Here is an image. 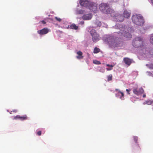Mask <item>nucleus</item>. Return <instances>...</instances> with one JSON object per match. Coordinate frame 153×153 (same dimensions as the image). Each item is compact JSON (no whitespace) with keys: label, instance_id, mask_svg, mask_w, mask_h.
Returning <instances> with one entry per match:
<instances>
[{"label":"nucleus","instance_id":"nucleus-18","mask_svg":"<svg viewBox=\"0 0 153 153\" xmlns=\"http://www.w3.org/2000/svg\"><path fill=\"white\" fill-rule=\"evenodd\" d=\"M107 67H110L111 68H107L106 69L107 71H109L112 69V68L114 67V65H110L108 64H107L106 65Z\"/></svg>","mask_w":153,"mask_h":153},{"label":"nucleus","instance_id":"nucleus-13","mask_svg":"<svg viewBox=\"0 0 153 153\" xmlns=\"http://www.w3.org/2000/svg\"><path fill=\"white\" fill-rule=\"evenodd\" d=\"M76 53L78 55V56H76L77 59H81L83 58V56H82V53L81 51H78Z\"/></svg>","mask_w":153,"mask_h":153},{"label":"nucleus","instance_id":"nucleus-24","mask_svg":"<svg viewBox=\"0 0 153 153\" xmlns=\"http://www.w3.org/2000/svg\"><path fill=\"white\" fill-rule=\"evenodd\" d=\"M150 43L153 45V34L152 36L151 37L150 40Z\"/></svg>","mask_w":153,"mask_h":153},{"label":"nucleus","instance_id":"nucleus-8","mask_svg":"<svg viewBox=\"0 0 153 153\" xmlns=\"http://www.w3.org/2000/svg\"><path fill=\"white\" fill-rule=\"evenodd\" d=\"M144 92L143 89L141 88L138 89L137 88H134L133 90V92L137 95H139L142 94Z\"/></svg>","mask_w":153,"mask_h":153},{"label":"nucleus","instance_id":"nucleus-25","mask_svg":"<svg viewBox=\"0 0 153 153\" xmlns=\"http://www.w3.org/2000/svg\"><path fill=\"white\" fill-rule=\"evenodd\" d=\"M55 18L57 21L59 22H61L62 20V19L60 18H58L57 17H55Z\"/></svg>","mask_w":153,"mask_h":153},{"label":"nucleus","instance_id":"nucleus-20","mask_svg":"<svg viewBox=\"0 0 153 153\" xmlns=\"http://www.w3.org/2000/svg\"><path fill=\"white\" fill-rule=\"evenodd\" d=\"M93 63L94 64L97 65H100L101 64V62L100 61H97L96 60H94L93 61Z\"/></svg>","mask_w":153,"mask_h":153},{"label":"nucleus","instance_id":"nucleus-10","mask_svg":"<svg viewBox=\"0 0 153 153\" xmlns=\"http://www.w3.org/2000/svg\"><path fill=\"white\" fill-rule=\"evenodd\" d=\"M123 61L125 64L128 66L130 65L132 63L133 60L132 59H130L127 57H125L123 59Z\"/></svg>","mask_w":153,"mask_h":153},{"label":"nucleus","instance_id":"nucleus-15","mask_svg":"<svg viewBox=\"0 0 153 153\" xmlns=\"http://www.w3.org/2000/svg\"><path fill=\"white\" fill-rule=\"evenodd\" d=\"M124 17L121 15H118L117 16V21L119 22H123L124 19Z\"/></svg>","mask_w":153,"mask_h":153},{"label":"nucleus","instance_id":"nucleus-31","mask_svg":"<svg viewBox=\"0 0 153 153\" xmlns=\"http://www.w3.org/2000/svg\"><path fill=\"white\" fill-rule=\"evenodd\" d=\"M146 95L145 94H143V97H146Z\"/></svg>","mask_w":153,"mask_h":153},{"label":"nucleus","instance_id":"nucleus-12","mask_svg":"<svg viewBox=\"0 0 153 153\" xmlns=\"http://www.w3.org/2000/svg\"><path fill=\"white\" fill-rule=\"evenodd\" d=\"M92 17L91 14H88L83 15L82 17V19L84 20H90Z\"/></svg>","mask_w":153,"mask_h":153},{"label":"nucleus","instance_id":"nucleus-23","mask_svg":"<svg viewBox=\"0 0 153 153\" xmlns=\"http://www.w3.org/2000/svg\"><path fill=\"white\" fill-rule=\"evenodd\" d=\"M119 93H120L121 94V96L120 97V98L121 99H123L122 98L124 97V94L122 92H121L120 91H119Z\"/></svg>","mask_w":153,"mask_h":153},{"label":"nucleus","instance_id":"nucleus-27","mask_svg":"<svg viewBox=\"0 0 153 153\" xmlns=\"http://www.w3.org/2000/svg\"><path fill=\"white\" fill-rule=\"evenodd\" d=\"M36 134L37 135L40 136L41 135L42 132L41 131H39L37 132Z\"/></svg>","mask_w":153,"mask_h":153},{"label":"nucleus","instance_id":"nucleus-21","mask_svg":"<svg viewBox=\"0 0 153 153\" xmlns=\"http://www.w3.org/2000/svg\"><path fill=\"white\" fill-rule=\"evenodd\" d=\"M112 79V76L111 74H110L108 76V81L111 80Z\"/></svg>","mask_w":153,"mask_h":153},{"label":"nucleus","instance_id":"nucleus-14","mask_svg":"<svg viewBox=\"0 0 153 153\" xmlns=\"http://www.w3.org/2000/svg\"><path fill=\"white\" fill-rule=\"evenodd\" d=\"M123 17L126 18H128L130 16V13L127 10H125L123 13Z\"/></svg>","mask_w":153,"mask_h":153},{"label":"nucleus","instance_id":"nucleus-6","mask_svg":"<svg viewBox=\"0 0 153 153\" xmlns=\"http://www.w3.org/2000/svg\"><path fill=\"white\" fill-rule=\"evenodd\" d=\"M90 33L92 36V40L94 42H96L100 39V37L99 34L97 33L94 30H91Z\"/></svg>","mask_w":153,"mask_h":153},{"label":"nucleus","instance_id":"nucleus-32","mask_svg":"<svg viewBox=\"0 0 153 153\" xmlns=\"http://www.w3.org/2000/svg\"><path fill=\"white\" fill-rule=\"evenodd\" d=\"M152 3H153V0H151Z\"/></svg>","mask_w":153,"mask_h":153},{"label":"nucleus","instance_id":"nucleus-4","mask_svg":"<svg viewBox=\"0 0 153 153\" xmlns=\"http://www.w3.org/2000/svg\"><path fill=\"white\" fill-rule=\"evenodd\" d=\"M132 45L136 48L142 47L143 46L142 39L140 37L135 38L133 41Z\"/></svg>","mask_w":153,"mask_h":153},{"label":"nucleus","instance_id":"nucleus-19","mask_svg":"<svg viewBox=\"0 0 153 153\" xmlns=\"http://www.w3.org/2000/svg\"><path fill=\"white\" fill-rule=\"evenodd\" d=\"M100 51V49L99 48L95 47L94 48V53H99Z\"/></svg>","mask_w":153,"mask_h":153},{"label":"nucleus","instance_id":"nucleus-34","mask_svg":"<svg viewBox=\"0 0 153 153\" xmlns=\"http://www.w3.org/2000/svg\"><path fill=\"white\" fill-rule=\"evenodd\" d=\"M116 96H117V94H115Z\"/></svg>","mask_w":153,"mask_h":153},{"label":"nucleus","instance_id":"nucleus-33","mask_svg":"<svg viewBox=\"0 0 153 153\" xmlns=\"http://www.w3.org/2000/svg\"><path fill=\"white\" fill-rule=\"evenodd\" d=\"M101 72H102L103 73L104 72V71H101Z\"/></svg>","mask_w":153,"mask_h":153},{"label":"nucleus","instance_id":"nucleus-17","mask_svg":"<svg viewBox=\"0 0 153 153\" xmlns=\"http://www.w3.org/2000/svg\"><path fill=\"white\" fill-rule=\"evenodd\" d=\"M69 27L70 29L76 30L78 29V27L76 26L75 24H73L70 26Z\"/></svg>","mask_w":153,"mask_h":153},{"label":"nucleus","instance_id":"nucleus-1","mask_svg":"<svg viewBox=\"0 0 153 153\" xmlns=\"http://www.w3.org/2000/svg\"><path fill=\"white\" fill-rule=\"evenodd\" d=\"M103 40L107 42L110 46L113 47H118L122 43L121 42H118L115 41L112 36H106L103 37Z\"/></svg>","mask_w":153,"mask_h":153},{"label":"nucleus","instance_id":"nucleus-11","mask_svg":"<svg viewBox=\"0 0 153 153\" xmlns=\"http://www.w3.org/2000/svg\"><path fill=\"white\" fill-rule=\"evenodd\" d=\"M14 118L15 120L19 119L21 120H27V117L26 115L23 116H21L19 115H17L14 117Z\"/></svg>","mask_w":153,"mask_h":153},{"label":"nucleus","instance_id":"nucleus-30","mask_svg":"<svg viewBox=\"0 0 153 153\" xmlns=\"http://www.w3.org/2000/svg\"><path fill=\"white\" fill-rule=\"evenodd\" d=\"M115 91H118L119 92V91H120L118 89H116Z\"/></svg>","mask_w":153,"mask_h":153},{"label":"nucleus","instance_id":"nucleus-26","mask_svg":"<svg viewBox=\"0 0 153 153\" xmlns=\"http://www.w3.org/2000/svg\"><path fill=\"white\" fill-rule=\"evenodd\" d=\"M133 138L134 141L136 143H137V141L138 140V137L136 136H134Z\"/></svg>","mask_w":153,"mask_h":153},{"label":"nucleus","instance_id":"nucleus-22","mask_svg":"<svg viewBox=\"0 0 153 153\" xmlns=\"http://www.w3.org/2000/svg\"><path fill=\"white\" fill-rule=\"evenodd\" d=\"M84 13V10H79L77 11V13L79 14H82Z\"/></svg>","mask_w":153,"mask_h":153},{"label":"nucleus","instance_id":"nucleus-7","mask_svg":"<svg viewBox=\"0 0 153 153\" xmlns=\"http://www.w3.org/2000/svg\"><path fill=\"white\" fill-rule=\"evenodd\" d=\"M119 35L121 36H123L126 38H131L132 36L128 32H126L124 30H121L120 31L119 33Z\"/></svg>","mask_w":153,"mask_h":153},{"label":"nucleus","instance_id":"nucleus-2","mask_svg":"<svg viewBox=\"0 0 153 153\" xmlns=\"http://www.w3.org/2000/svg\"><path fill=\"white\" fill-rule=\"evenodd\" d=\"M80 5L83 6L88 7L90 10L95 12L97 9L96 5L93 2H90L87 0H80L79 1Z\"/></svg>","mask_w":153,"mask_h":153},{"label":"nucleus","instance_id":"nucleus-3","mask_svg":"<svg viewBox=\"0 0 153 153\" xmlns=\"http://www.w3.org/2000/svg\"><path fill=\"white\" fill-rule=\"evenodd\" d=\"M132 20L133 23L137 25H141L144 22L143 17L140 15H136L132 16Z\"/></svg>","mask_w":153,"mask_h":153},{"label":"nucleus","instance_id":"nucleus-5","mask_svg":"<svg viewBox=\"0 0 153 153\" xmlns=\"http://www.w3.org/2000/svg\"><path fill=\"white\" fill-rule=\"evenodd\" d=\"M100 10L103 13H109L111 9L109 5L106 4L102 3L100 5Z\"/></svg>","mask_w":153,"mask_h":153},{"label":"nucleus","instance_id":"nucleus-28","mask_svg":"<svg viewBox=\"0 0 153 153\" xmlns=\"http://www.w3.org/2000/svg\"><path fill=\"white\" fill-rule=\"evenodd\" d=\"M130 91V89H126V91L127 92L128 94H130L129 93V92Z\"/></svg>","mask_w":153,"mask_h":153},{"label":"nucleus","instance_id":"nucleus-29","mask_svg":"<svg viewBox=\"0 0 153 153\" xmlns=\"http://www.w3.org/2000/svg\"><path fill=\"white\" fill-rule=\"evenodd\" d=\"M41 22L43 24H45L46 23V22L44 20L41 21Z\"/></svg>","mask_w":153,"mask_h":153},{"label":"nucleus","instance_id":"nucleus-9","mask_svg":"<svg viewBox=\"0 0 153 153\" xmlns=\"http://www.w3.org/2000/svg\"><path fill=\"white\" fill-rule=\"evenodd\" d=\"M49 30L47 28H45L43 29L39 30L37 31V33L40 35L45 34L48 33Z\"/></svg>","mask_w":153,"mask_h":153},{"label":"nucleus","instance_id":"nucleus-16","mask_svg":"<svg viewBox=\"0 0 153 153\" xmlns=\"http://www.w3.org/2000/svg\"><path fill=\"white\" fill-rule=\"evenodd\" d=\"M143 104V105L147 104L148 105H150L153 104V100H148L145 101Z\"/></svg>","mask_w":153,"mask_h":153}]
</instances>
